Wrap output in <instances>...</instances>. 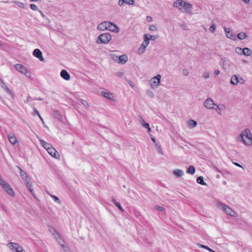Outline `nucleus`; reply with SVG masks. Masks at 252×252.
<instances>
[{"mask_svg":"<svg viewBox=\"0 0 252 252\" xmlns=\"http://www.w3.org/2000/svg\"><path fill=\"white\" fill-rule=\"evenodd\" d=\"M220 206L221 207V209L227 214L228 215L229 212H231L232 209L230 208L229 207L222 204H221Z\"/></svg>","mask_w":252,"mask_h":252,"instance_id":"22","label":"nucleus"},{"mask_svg":"<svg viewBox=\"0 0 252 252\" xmlns=\"http://www.w3.org/2000/svg\"><path fill=\"white\" fill-rule=\"evenodd\" d=\"M161 75L158 74L156 76L152 78L151 80V86L154 88L158 86L160 83Z\"/></svg>","mask_w":252,"mask_h":252,"instance_id":"8","label":"nucleus"},{"mask_svg":"<svg viewBox=\"0 0 252 252\" xmlns=\"http://www.w3.org/2000/svg\"><path fill=\"white\" fill-rule=\"evenodd\" d=\"M32 10H37L39 11L38 7L34 4H32Z\"/></svg>","mask_w":252,"mask_h":252,"instance_id":"48","label":"nucleus"},{"mask_svg":"<svg viewBox=\"0 0 252 252\" xmlns=\"http://www.w3.org/2000/svg\"><path fill=\"white\" fill-rule=\"evenodd\" d=\"M234 165H235L236 166H238V167H241V168H243V167H242V165H241L240 164H239L238 163H237V162H234Z\"/></svg>","mask_w":252,"mask_h":252,"instance_id":"55","label":"nucleus"},{"mask_svg":"<svg viewBox=\"0 0 252 252\" xmlns=\"http://www.w3.org/2000/svg\"><path fill=\"white\" fill-rule=\"evenodd\" d=\"M40 143L42 145V146L47 151L48 150H49L50 147H52V146L45 142V141L43 140H40Z\"/></svg>","mask_w":252,"mask_h":252,"instance_id":"21","label":"nucleus"},{"mask_svg":"<svg viewBox=\"0 0 252 252\" xmlns=\"http://www.w3.org/2000/svg\"><path fill=\"white\" fill-rule=\"evenodd\" d=\"M0 185L8 194L11 196L14 195L13 190L5 181L3 180L0 181Z\"/></svg>","mask_w":252,"mask_h":252,"instance_id":"7","label":"nucleus"},{"mask_svg":"<svg viewBox=\"0 0 252 252\" xmlns=\"http://www.w3.org/2000/svg\"><path fill=\"white\" fill-rule=\"evenodd\" d=\"M81 103L86 107H88L89 106L88 102L84 99L81 100Z\"/></svg>","mask_w":252,"mask_h":252,"instance_id":"38","label":"nucleus"},{"mask_svg":"<svg viewBox=\"0 0 252 252\" xmlns=\"http://www.w3.org/2000/svg\"><path fill=\"white\" fill-rule=\"evenodd\" d=\"M32 55L38 58L41 62H44L45 60L43 57L42 52L39 49H34L32 52Z\"/></svg>","mask_w":252,"mask_h":252,"instance_id":"9","label":"nucleus"},{"mask_svg":"<svg viewBox=\"0 0 252 252\" xmlns=\"http://www.w3.org/2000/svg\"><path fill=\"white\" fill-rule=\"evenodd\" d=\"M111 39V35L110 33L106 32L100 34L96 41L97 43L106 44L108 43Z\"/></svg>","mask_w":252,"mask_h":252,"instance_id":"4","label":"nucleus"},{"mask_svg":"<svg viewBox=\"0 0 252 252\" xmlns=\"http://www.w3.org/2000/svg\"><path fill=\"white\" fill-rule=\"evenodd\" d=\"M112 202L116 205V203H118L116 201V200L114 198H112Z\"/></svg>","mask_w":252,"mask_h":252,"instance_id":"58","label":"nucleus"},{"mask_svg":"<svg viewBox=\"0 0 252 252\" xmlns=\"http://www.w3.org/2000/svg\"><path fill=\"white\" fill-rule=\"evenodd\" d=\"M30 8L32 9V4H31L30 5Z\"/></svg>","mask_w":252,"mask_h":252,"instance_id":"64","label":"nucleus"},{"mask_svg":"<svg viewBox=\"0 0 252 252\" xmlns=\"http://www.w3.org/2000/svg\"><path fill=\"white\" fill-rule=\"evenodd\" d=\"M148 35L149 36H148V38L149 39V41L150 40H155L157 39V37L155 35H150L149 34H148Z\"/></svg>","mask_w":252,"mask_h":252,"instance_id":"41","label":"nucleus"},{"mask_svg":"<svg viewBox=\"0 0 252 252\" xmlns=\"http://www.w3.org/2000/svg\"><path fill=\"white\" fill-rule=\"evenodd\" d=\"M224 32L226 33V36L227 38L230 39H234L235 38V34L233 32H230V29L227 28H224Z\"/></svg>","mask_w":252,"mask_h":252,"instance_id":"14","label":"nucleus"},{"mask_svg":"<svg viewBox=\"0 0 252 252\" xmlns=\"http://www.w3.org/2000/svg\"><path fill=\"white\" fill-rule=\"evenodd\" d=\"M242 50H243V49H242L240 47H236L235 48V52L237 54H240V55H241L242 54Z\"/></svg>","mask_w":252,"mask_h":252,"instance_id":"40","label":"nucleus"},{"mask_svg":"<svg viewBox=\"0 0 252 252\" xmlns=\"http://www.w3.org/2000/svg\"><path fill=\"white\" fill-rule=\"evenodd\" d=\"M33 112L35 114H37L38 116H39V114L36 109H35V108L33 109Z\"/></svg>","mask_w":252,"mask_h":252,"instance_id":"54","label":"nucleus"},{"mask_svg":"<svg viewBox=\"0 0 252 252\" xmlns=\"http://www.w3.org/2000/svg\"><path fill=\"white\" fill-rule=\"evenodd\" d=\"M183 73L185 76H188L189 74L188 70L187 69H184L183 70Z\"/></svg>","mask_w":252,"mask_h":252,"instance_id":"47","label":"nucleus"},{"mask_svg":"<svg viewBox=\"0 0 252 252\" xmlns=\"http://www.w3.org/2000/svg\"><path fill=\"white\" fill-rule=\"evenodd\" d=\"M157 209L160 211H163L164 209L161 206H157Z\"/></svg>","mask_w":252,"mask_h":252,"instance_id":"51","label":"nucleus"},{"mask_svg":"<svg viewBox=\"0 0 252 252\" xmlns=\"http://www.w3.org/2000/svg\"><path fill=\"white\" fill-rule=\"evenodd\" d=\"M54 117L61 122L63 121V116L60 113L59 111L55 110L53 112Z\"/></svg>","mask_w":252,"mask_h":252,"instance_id":"16","label":"nucleus"},{"mask_svg":"<svg viewBox=\"0 0 252 252\" xmlns=\"http://www.w3.org/2000/svg\"><path fill=\"white\" fill-rule=\"evenodd\" d=\"M61 76L65 80H69L70 78L69 74L66 70L63 69L61 71Z\"/></svg>","mask_w":252,"mask_h":252,"instance_id":"13","label":"nucleus"},{"mask_svg":"<svg viewBox=\"0 0 252 252\" xmlns=\"http://www.w3.org/2000/svg\"><path fill=\"white\" fill-rule=\"evenodd\" d=\"M149 30L151 31H155L157 30V27L155 25H152L149 26Z\"/></svg>","mask_w":252,"mask_h":252,"instance_id":"42","label":"nucleus"},{"mask_svg":"<svg viewBox=\"0 0 252 252\" xmlns=\"http://www.w3.org/2000/svg\"><path fill=\"white\" fill-rule=\"evenodd\" d=\"M119 63L124 64L126 63L128 60V57L126 55H122L119 58Z\"/></svg>","mask_w":252,"mask_h":252,"instance_id":"20","label":"nucleus"},{"mask_svg":"<svg viewBox=\"0 0 252 252\" xmlns=\"http://www.w3.org/2000/svg\"><path fill=\"white\" fill-rule=\"evenodd\" d=\"M2 46V43L1 41H0V46Z\"/></svg>","mask_w":252,"mask_h":252,"instance_id":"63","label":"nucleus"},{"mask_svg":"<svg viewBox=\"0 0 252 252\" xmlns=\"http://www.w3.org/2000/svg\"><path fill=\"white\" fill-rule=\"evenodd\" d=\"M38 116H39V118L40 119V120H41V121L42 122V123L44 124V122L43 118L41 117V116L40 115Z\"/></svg>","mask_w":252,"mask_h":252,"instance_id":"60","label":"nucleus"},{"mask_svg":"<svg viewBox=\"0 0 252 252\" xmlns=\"http://www.w3.org/2000/svg\"><path fill=\"white\" fill-rule=\"evenodd\" d=\"M184 1L183 0H177L173 3V6L174 7L178 8L180 6H183Z\"/></svg>","mask_w":252,"mask_h":252,"instance_id":"24","label":"nucleus"},{"mask_svg":"<svg viewBox=\"0 0 252 252\" xmlns=\"http://www.w3.org/2000/svg\"><path fill=\"white\" fill-rule=\"evenodd\" d=\"M0 82L1 83L2 88L4 89L8 94H12V91L7 87V86L3 82V80L1 78H0Z\"/></svg>","mask_w":252,"mask_h":252,"instance_id":"23","label":"nucleus"},{"mask_svg":"<svg viewBox=\"0 0 252 252\" xmlns=\"http://www.w3.org/2000/svg\"><path fill=\"white\" fill-rule=\"evenodd\" d=\"M61 246H62L63 248L64 249V250L65 252H67V251H68V250H69L68 248V247H66L65 245H63V244H62V245H61Z\"/></svg>","mask_w":252,"mask_h":252,"instance_id":"50","label":"nucleus"},{"mask_svg":"<svg viewBox=\"0 0 252 252\" xmlns=\"http://www.w3.org/2000/svg\"><path fill=\"white\" fill-rule=\"evenodd\" d=\"M146 19H147V21L148 22H150L152 21V18L151 16H147Z\"/></svg>","mask_w":252,"mask_h":252,"instance_id":"49","label":"nucleus"},{"mask_svg":"<svg viewBox=\"0 0 252 252\" xmlns=\"http://www.w3.org/2000/svg\"><path fill=\"white\" fill-rule=\"evenodd\" d=\"M156 147H157V148L158 149V152L162 155L163 153H162V149H161V146L160 145H158V144H156Z\"/></svg>","mask_w":252,"mask_h":252,"instance_id":"44","label":"nucleus"},{"mask_svg":"<svg viewBox=\"0 0 252 252\" xmlns=\"http://www.w3.org/2000/svg\"><path fill=\"white\" fill-rule=\"evenodd\" d=\"M173 173L174 175H175L177 177H181L184 173L183 171L180 169H176L173 171Z\"/></svg>","mask_w":252,"mask_h":252,"instance_id":"29","label":"nucleus"},{"mask_svg":"<svg viewBox=\"0 0 252 252\" xmlns=\"http://www.w3.org/2000/svg\"><path fill=\"white\" fill-rule=\"evenodd\" d=\"M49 231L55 236L56 239L60 238V236L58 233L56 232V230L52 227L49 228Z\"/></svg>","mask_w":252,"mask_h":252,"instance_id":"28","label":"nucleus"},{"mask_svg":"<svg viewBox=\"0 0 252 252\" xmlns=\"http://www.w3.org/2000/svg\"><path fill=\"white\" fill-rule=\"evenodd\" d=\"M51 196L53 198V199L56 202L58 203V204L61 203L60 199L57 196L53 195H51Z\"/></svg>","mask_w":252,"mask_h":252,"instance_id":"36","label":"nucleus"},{"mask_svg":"<svg viewBox=\"0 0 252 252\" xmlns=\"http://www.w3.org/2000/svg\"><path fill=\"white\" fill-rule=\"evenodd\" d=\"M220 73V71L219 70H215V71H214V74L216 75V76H217Z\"/></svg>","mask_w":252,"mask_h":252,"instance_id":"53","label":"nucleus"},{"mask_svg":"<svg viewBox=\"0 0 252 252\" xmlns=\"http://www.w3.org/2000/svg\"><path fill=\"white\" fill-rule=\"evenodd\" d=\"M48 153L53 157L58 159L60 158L59 153L56 150L55 148L52 147L47 151Z\"/></svg>","mask_w":252,"mask_h":252,"instance_id":"11","label":"nucleus"},{"mask_svg":"<svg viewBox=\"0 0 252 252\" xmlns=\"http://www.w3.org/2000/svg\"><path fill=\"white\" fill-rule=\"evenodd\" d=\"M200 247L201 248H204L205 249L207 250L210 252H217L214 251L213 250L211 249V248H210L209 247H208L207 246H204V245H200Z\"/></svg>","mask_w":252,"mask_h":252,"instance_id":"37","label":"nucleus"},{"mask_svg":"<svg viewBox=\"0 0 252 252\" xmlns=\"http://www.w3.org/2000/svg\"><path fill=\"white\" fill-rule=\"evenodd\" d=\"M252 54V51L248 48H244L242 50V54L245 56H251Z\"/></svg>","mask_w":252,"mask_h":252,"instance_id":"25","label":"nucleus"},{"mask_svg":"<svg viewBox=\"0 0 252 252\" xmlns=\"http://www.w3.org/2000/svg\"><path fill=\"white\" fill-rule=\"evenodd\" d=\"M146 47L144 45H141L138 50V53L139 55L142 54L145 51Z\"/></svg>","mask_w":252,"mask_h":252,"instance_id":"33","label":"nucleus"},{"mask_svg":"<svg viewBox=\"0 0 252 252\" xmlns=\"http://www.w3.org/2000/svg\"><path fill=\"white\" fill-rule=\"evenodd\" d=\"M215 169L216 170V171L218 172H219L220 173H221V172L220 170H219L218 168H217L216 167H215Z\"/></svg>","mask_w":252,"mask_h":252,"instance_id":"59","label":"nucleus"},{"mask_svg":"<svg viewBox=\"0 0 252 252\" xmlns=\"http://www.w3.org/2000/svg\"><path fill=\"white\" fill-rule=\"evenodd\" d=\"M209 74L208 73H206L204 74V77L205 78L207 79V78H209Z\"/></svg>","mask_w":252,"mask_h":252,"instance_id":"56","label":"nucleus"},{"mask_svg":"<svg viewBox=\"0 0 252 252\" xmlns=\"http://www.w3.org/2000/svg\"><path fill=\"white\" fill-rule=\"evenodd\" d=\"M244 80L242 77L238 75V83H239L241 84H243L244 83Z\"/></svg>","mask_w":252,"mask_h":252,"instance_id":"46","label":"nucleus"},{"mask_svg":"<svg viewBox=\"0 0 252 252\" xmlns=\"http://www.w3.org/2000/svg\"><path fill=\"white\" fill-rule=\"evenodd\" d=\"M249 135H251L250 130L246 129L245 131H242L240 136V140L247 145L252 144V137Z\"/></svg>","mask_w":252,"mask_h":252,"instance_id":"2","label":"nucleus"},{"mask_svg":"<svg viewBox=\"0 0 252 252\" xmlns=\"http://www.w3.org/2000/svg\"><path fill=\"white\" fill-rule=\"evenodd\" d=\"M209 30L212 32H215L216 30V24L213 20L212 21V25L210 27Z\"/></svg>","mask_w":252,"mask_h":252,"instance_id":"35","label":"nucleus"},{"mask_svg":"<svg viewBox=\"0 0 252 252\" xmlns=\"http://www.w3.org/2000/svg\"><path fill=\"white\" fill-rule=\"evenodd\" d=\"M7 246L11 250L15 251L16 252H26L25 250L18 243L9 242Z\"/></svg>","mask_w":252,"mask_h":252,"instance_id":"5","label":"nucleus"},{"mask_svg":"<svg viewBox=\"0 0 252 252\" xmlns=\"http://www.w3.org/2000/svg\"><path fill=\"white\" fill-rule=\"evenodd\" d=\"M148 34H145L144 35V41L141 45H144L146 47L149 44V39L148 38Z\"/></svg>","mask_w":252,"mask_h":252,"instance_id":"26","label":"nucleus"},{"mask_svg":"<svg viewBox=\"0 0 252 252\" xmlns=\"http://www.w3.org/2000/svg\"><path fill=\"white\" fill-rule=\"evenodd\" d=\"M247 37V34L244 32H240L237 35V37L240 39V40H243V39H245L246 37Z\"/></svg>","mask_w":252,"mask_h":252,"instance_id":"32","label":"nucleus"},{"mask_svg":"<svg viewBox=\"0 0 252 252\" xmlns=\"http://www.w3.org/2000/svg\"><path fill=\"white\" fill-rule=\"evenodd\" d=\"M15 68L17 70H18L22 74L27 72L26 68L21 64H16L15 65Z\"/></svg>","mask_w":252,"mask_h":252,"instance_id":"15","label":"nucleus"},{"mask_svg":"<svg viewBox=\"0 0 252 252\" xmlns=\"http://www.w3.org/2000/svg\"><path fill=\"white\" fill-rule=\"evenodd\" d=\"M134 0H119L118 4L120 6H122L124 3L129 5H133L134 4Z\"/></svg>","mask_w":252,"mask_h":252,"instance_id":"17","label":"nucleus"},{"mask_svg":"<svg viewBox=\"0 0 252 252\" xmlns=\"http://www.w3.org/2000/svg\"><path fill=\"white\" fill-rule=\"evenodd\" d=\"M101 93L102 96H104V97L109 100H113L114 96L111 93L109 92H106L105 91H102Z\"/></svg>","mask_w":252,"mask_h":252,"instance_id":"18","label":"nucleus"},{"mask_svg":"<svg viewBox=\"0 0 252 252\" xmlns=\"http://www.w3.org/2000/svg\"><path fill=\"white\" fill-rule=\"evenodd\" d=\"M97 29L100 31L107 30L117 33L120 31L119 28L116 24L109 21H104L100 23L98 25Z\"/></svg>","mask_w":252,"mask_h":252,"instance_id":"1","label":"nucleus"},{"mask_svg":"<svg viewBox=\"0 0 252 252\" xmlns=\"http://www.w3.org/2000/svg\"><path fill=\"white\" fill-rule=\"evenodd\" d=\"M116 206H117L120 211H121L122 212H124V209L123 208V207H122L121 204L118 202V203H116Z\"/></svg>","mask_w":252,"mask_h":252,"instance_id":"39","label":"nucleus"},{"mask_svg":"<svg viewBox=\"0 0 252 252\" xmlns=\"http://www.w3.org/2000/svg\"><path fill=\"white\" fill-rule=\"evenodd\" d=\"M204 106L207 109H218L220 111L219 106L215 104L212 98H207L204 103Z\"/></svg>","mask_w":252,"mask_h":252,"instance_id":"6","label":"nucleus"},{"mask_svg":"<svg viewBox=\"0 0 252 252\" xmlns=\"http://www.w3.org/2000/svg\"><path fill=\"white\" fill-rule=\"evenodd\" d=\"M18 167L20 170V176L21 179L25 183L29 190L32 192V183L31 182L30 179L28 178L26 173L24 170H23L21 167L19 166Z\"/></svg>","mask_w":252,"mask_h":252,"instance_id":"3","label":"nucleus"},{"mask_svg":"<svg viewBox=\"0 0 252 252\" xmlns=\"http://www.w3.org/2000/svg\"><path fill=\"white\" fill-rule=\"evenodd\" d=\"M195 169L193 165H189L187 170V173L188 174H193L195 173Z\"/></svg>","mask_w":252,"mask_h":252,"instance_id":"27","label":"nucleus"},{"mask_svg":"<svg viewBox=\"0 0 252 252\" xmlns=\"http://www.w3.org/2000/svg\"><path fill=\"white\" fill-rule=\"evenodd\" d=\"M39 12L40 13L41 15H42V16L43 17H44L45 16L44 14L42 13V12L41 10H39Z\"/></svg>","mask_w":252,"mask_h":252,"instance_id":"61","label":"nucleus"},{"mask_svg":"<svg viewBox=\"0 0 252 252\" xmlns=\"http://www.w3.org/2000/svg\"><path fill=\"white\" fill-rule=\"evenodd\" d=\"M246 3H248L250 0H244Z\"/></svg>","mask_w":252,"mask_h":252,"instance_id":"62","label":"nucleus"},{"mask_svg":"<svg viewBox=\"0 0 252 252\" xmlns=\"http://www.w3.org/2000/svg\"><path fill=\"white\" fill-rule=\"evenodd\" d=\"M226 60L224 58H221L220 62V64L223 67L224 66Z\"/></svg>","mask_w":252,"mask_h":252,"instance_id":"45","label":"nucleus"},{"mask_svg":"<svg viewBox=\"0 0 252 252\" xmlns=\"http://www.w3.org/2000/svg\"><path fill=\"white\" fill-rule=\"evenodd\" d=\"M183 6L184 7V10H182V8H180L179 9L182 11L185 12L186 13H189L190 12V10L192 8V5L191 3L184 1L183 3Z\"/></svg>","mask_w":252,"mask_h":252,"instance_id":"10","label":"nucleus"},{"mask_svg":"<svg viewBox=\"0 0 252 252\" xmlns=\"http://www.w3.org/2000/svg\"><path fill=\"white\" fill-rule=\"evenodd\" d=\"M229 215L232 217H236V213L235 211H234L232 209H231V212H229L228 214Z\"/></svg>","mask_w":252,"mask_h":252,"instance_id":"43","label":"nucleus"},{"mask_svg":"<svg viewBox=\"0 0 252 252\" xmlns=\"http://www.w3.org/2000/svg\"><path fill=\"white\" fill-rule=\"evenodd\" d=\"M188 125L192 127H195L197 125V122L193 120H189L188 121Z\"/></svg>","mask_w":252,"mask_h":252,"instance_id":"34","label":"nucleus"},{"mask_svg":"<svg viewBox=\"0 0 252 252\" xmlns=\"http://www.w3.org/2000/svg\"><path fill=\"white\" fill-rule=\"evenodd\" d=\"M8 139L9 142L13 145L15 144L17 142L16 138L14 136H11L9 135L8 136Z\"/></svg>","mask_w":252,"mask_h":252,"instance_id":"30","label":"nucleus"},{"mask_svg":"<svg viewBox=\"0 0 252 252\" xmlns=\"http://www.w3.org/2000/svg\"><path fill=\"white\" fill-rule=\"evenodd\" d=\"M24 74H25V75L27 77H29V78H31V73L30 72H28L27 71V72L24 73Z\"/></svg>","mask_w":252,"mask_h":252,"instance_id":"52","label":"nucleus"},{"mask_svg":"<svg viewBox=\"0 0 252 252\" xmlns=\"http://www.w3.org/2000/svg\"><path fill=\"white\" fill-rule=\"evenodd\" d=\"M196 182L198 184L202 185H206V184L204 181V178L202 176H199L197 178Z\"/></svg>","mask_w":252,"mask_h":252,"instance_id":"31","label":"nucleus"},{"mask_svg":"<svg viewBox=\"0 0 252 252\" xmlns=\"http://www.w3.org/2000/svg\"><path fill=\"white\" fill-rule=\"evenodd\" d=\"M151 139L153 141V142L156 145V138L155 137H152L151 138Z\"/></svg>","mask_w":252,"mask_h":252,"instance_id":"57","label":"nucleus"},{"mask_svg":"<svg viewBox=\"0 0 252 252\" xmlns=\"http://www.w3.org/2000/svg\"><path fill=\"white\" fill-rule=\"evenodd\" d=\"M230 83L233 85H237L238 83V75H233L231 78Z\"/></svg>","mask_w":252,"mask_h":252,"instance_id":"19","label":"nucleus"},{"mask_svg":"<svg viewBox=\"0 0 252 252\" xmlns=\"http://www.w3.org/2000/svg\"><path fill=\"white\" fill-rule=\"evenodd\" d=\"M139 122L141 124V125L145 128L148 129V132L151 131V128L150 127V125L148 123H146L145 121L142 118L141 116H139Z\"/></svg>","mask_w":252,"mask_h":252,"instance_id":"12","label":"nucleus"}]
</instances>
